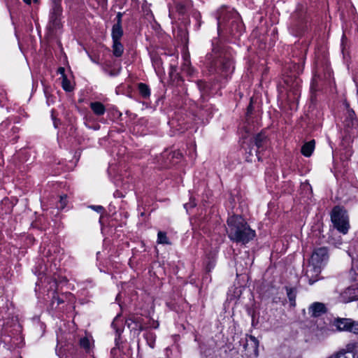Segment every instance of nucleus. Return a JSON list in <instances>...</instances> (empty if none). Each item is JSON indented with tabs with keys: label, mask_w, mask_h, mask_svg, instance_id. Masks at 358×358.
<instances>
[{
	"label": "nucleus",
	"mask_w": 358,
	"mask_h": 358,
	"mask_svg": "<svg viewBox=\"0 0 358 358\" xmlns=\"http://www.w3.org/2000/svg\"><path fill=\"white\" fill-rule=\"evenodd\" d=\"M227 229L229 238L236 242L245 244L253 239L255 231L238 215H233L227 220Z\"/></svg>",
	"instance_id": "obj_1"
},
{
	"label": "nucleus",
	"mask_w": 358,
	"mask_h": 358,
	"mask_svg": "<svg viewBox=\"0 0 358 358\" xmlns=\"http://www.w3.org/2000/svg\"><path fill=\"white\" fill-rule=\"evenodd\" d=\"M331 219L334 227L338 231L343 234L348 233L350 224L348 216L344 210L341 208L339 206L334 207L331 212Z\"/></svg>",
	"instance_id": "obj_2"
},
{
	"label": "nucleus",
	"mask_w": 358,
	"mask_h": 358,
	"mask_svg": "<svg viewBox=\"0 0 358 358\" xmlns=\"http://www.w3.org/2000/svg\"><path fill=\"white\" fill-rule=\"evenodd\" d=\"M332 326L338 331H350L358 334V322L350 318H336L332 322Z\"/></svg>",
	"instance_id": "obj_3"
},
{
	"label": "nucleus",
	"mask_w": 358,
	"mask_h": 358,
	"mask_svg": "<svg viewBox=\"0 0 358 358\" xmlns=\"http://www.w3.org/2000/svg\"><path fill=\"white\" fill-rule=\"evenodd\" d=\"M241 343L243 344L245 355L248 357H257L259 341L255 336H250L248 338L241 340Z\"/></svg>",
	"instance_id": "obj_4"
},
{
	"label": "nucleus",
	"mask_w": 358,
	"mask_h": 358,
	"mask_svg": "<svg viewBox=\"0 0 358 358\" xmlns=\"http://www.w3.org/2000/svg\"><path fill=\"white\" fill-rule=\"evenodd\" d=\"M329 259L328 249L326 247H320L315 249L310 257V262L322 267Z\"/></svg>",
	"instance_id": "obj_5"
},
{
	"label": "nucleus",
	"mask_w": 358,
	"mask_h": 358,
	"mask_svg": "<svg viewBox=\"0 0 358 358\" xmlns=\"http://www.w3.org/2000/svg\"><path fill=\"white\" fill-rule=\"evenodd\" d=\"M322 267L313 264L309 261V264L306 268V276L308 279L310 285H313L320 279Z\"/></svg>",
	"instance_id": "obj_6"
},
{
	"label": "nucleus",
	"mask_w": 358,
	"mask_h": 358,
	"mask_svg": "<svg viewBox=\"0 0 358 358\" xmlns=\"http://www.w3.org/2000/svg\"><path fill=\"white\" fill-rule=\"evenodd\" d=\"M245 158L248 162H256V160H260V151H259L257 148L252 143H248L245 147Z\"/></svg>",
	"instance_id": "obj_7"
},
{
	"label": "nucleus",
	"mask_w": 358,
	"mask_h": 358,
	"mask_svg": "<svg viewBox=\"0 0 358 358\" xmlns=\"http://www.w3.org/2000/svg\"><path fill=\"white\" fill-rule=\"evenodd\" d=\"M327 308L323 303L314 302L308 308V312L313 317H317L327 312Z\"/></svg>",
	"instance_id": "obj_8"
},
{
	"label": "nucleus",
	"mask_w": 358,
	"mask_h": 358,
	"mask_svg": "<svg viewBox=\"0 0 358 358\" xmlns=\"http://www.w3.org/2000/svg\"><path fill=\"white\" fill-rule=\"evenodd\" d=\"M259 151L264 150L267 145V138L262 134L259 133L250 141Z\"/></svg>",
	"instance_id": "obj_9"
},
{
	"label": "nucleus",
	"mask_w": 358,
	"mask_h": 358,
	"mask_svg": "<svg viewBox=\"0 0 358 358\" xmlns=\"http://www.w3.org/2000/svg\"><path fill=\"white\" fill-rule=\"evenodd\" d=\"M62 16L49 15L48 29L52 34L56 33L62 27Z\"/></svg>",
	"instance_id": "obj_10"
},
{
	"label": "nucleus",
	"mask_w": 358,
	"mask_h": 358,
	"mask_svg": "<svg viewBox=\"0 0 358 358\" xmlns=\"http://www.w3.org/2000/svg\"><path fill=\"white\" fill-rule=\"evenodd\" d=\"M357 289L349 287L341 294V301L344 303H348L352 301L358 300V296L356 292Z\"/></svg>",
	"instance_id": "obj_11"
},
{
	"label": "nucleus",
	"mask_w": 358,
	"mask_h": 358,
	"mask_svg": "<svg viewBox=\"0 0 358 358\" xmlns=\"http://www.w3.org/2000/svg\"><path fill=\"white\" fill-rule=\"evenodd\" d=\"M215 65L216 66H220L222 70L225 72H229L234 69L233 63L229 58L224 57H220L215 60Z\"/></svg>",
	"instance_id": "obj_12"
},
{
	"label": "nucleus",
	"mask_w": 358,
	"mask_h": 358,
	"mask_svg": "<svg viewBox=\"0 0 358 358\" xmlns=\"http://www.w3.org/2000/svg\"><path fill=\"white\" fill-rule=\"evenodd\" d=\"M62 0H51L49 15L62 16Z\"/></svg>",
	"instance_id": "obj_13"
},
{
	"label": "nucleus",
	"mask_w": 358,
	"mask_h": 358,
	"mask_svg": "<svg viewBox=\"0 0 358 358\" xmlns=\"http://www.w3.org/2000/svg\"><path fill=\"white\" fill-rule=\"evenodd\" d=\"M347 108L346 112V124L348 127H353L357 124V120L355 117V113L352 109L349 108L348 103L345 104Z\"/></svg>",
	"instance_id": "obj_14"
},
{
	"label": "nucleus",
	"mask_w": 358,
	"mask_h": 358,
	"mask_svg": "<svg viewBox=\"0 0 358 358\" xmlns=\"http://www.w3.org/2000/svg\"><path fill=\"white\" fill-rule=\"evenodd\" d=\"M229 18V14L222 7L217 11V20L218 28Z\"/></svg>",
	"instance_id": "obj_15"
},
{
	"label": "nucleus",
	"mask_w": 358,
	"mask_h": 358,
	"mask_svg": "<svg viewBox=\"0 0 358 358\" xmlns=\"http://www.w3.org/2000/svg\"><path fill=\"white\" fill-rule=\"evenodd\" d=\"M315 143L314 140L306 143L301 148V153L306 157H310L315 148Z\"/></svg>",
	"instance_id": "obj_16"
},
{
	"label": "nucleus",
	"mask_w": 358,
	"mask_h": 358,
	"mask_svg": "<svg viewBox=\"0 0 358 358\" xmlns=\"http://www.w3.org/2000/svg\"><path fill=\"white\" fill-rule=\"evenodd\" d=\"M91 110L96 115H102L106 111L105 106L98 101L91 103Z\"/></svg>",
	"instance_id": "obj_17"
},
{
	"label": "nucleus",
	"mask_w": 358,
	"mask_h": 358,
	"mask_svg": "<svg viewBox=\"0 0 358 358\" xmlns=\"http://www.w3.org/2000/svg\"><path fill=\"white\" fill-rule=\"evenodd\" d=\"M86 103L88 106V102H84L82 100H79L78 104L77 106L78 109L80 111V113L83 115L84 123L88 127V117H87V107L85 106Z\"/></svg>",
	"instance_id": "obj_18"
},
{
	"label": "nucleus",
	"mask_w": 358,
	"mask_h": 358,
	"mask_svg": "<svg viewBox=\"0 0 358 358\" xmlns=\"http://www.w3.org/2000/svg\"><path fill=\"white\" fill-rule=\"evenodd\" d=\"M123 35V30L122 26L119 24H114L112 28V38L113 41H120Z\"/></svg>",
	"instance_id": "obj_19"
},
{
	"label": "nucleus",
	"mask_w": 358,
	"mask_h": 358,
	"mask_svg": "<svg viewBox=\"0 0 358 358\" xmlns=\"http://www.w3.org/2000/svg\"><path fill=\"white\" fill-rule=\"evenodd\" d=\"M287 295L289 300L290 304L292 306H295L296 305V289L294 287H286Z\"/></svg>",
	"instance_id": "obj_20"
},
{
	"label": "nucleus",
	"mask_w": 358,
	"mask_h": 358,
	"mask_svg": "<svg viewBox=\"0 0 358 358\" xmlns=\"http://www.w3.org/2000/svg\"><path fill=\"white\" fill-rule=\"evenodd\" d=\"M124 48L120 41H113V52L115 57H120L123 53Z\"/></svg>",
	"instance_id": "obj_21"
},
{
	"label": "nucleus",
	"mask_w": 358,
	"mask_h": 358,
	"mask_svg": "<svg viewBox=\"0 0 358 358\" xmlns=\"http://www.w3.org/2000/svg\"><path fill=\"white\" fill-rule=\"evenodd\" d=\"M184 64L182 66V71L187 73V75L192 76L193 73V69L191 67L190 61L189 57L186 56L184 57Z\"/></svg>",
	"instance_id": "obj_22"
},
{
	"label": "nucleus",
	"mask_w": 358,
	"mask_h": 358,
	"mask_svg": "<svg viewBox=\"0 0 358 358\" xmlns=\"http://www.w3.org/2000/svg\"><path fill=\"white\" fill-rule=\"evenodd\" d=\"M62 79V88L66 92H71L73 90V83L67 78V76H64Z\"/></svg>",
	"instance_id": "obj_23"
},
{
	"label": "nucleus",
	"mask_w": 358,
	"mask_h": 358,
	"mask_svg": "<svg viewBox=\"0 0 358 358\" xmlns=\"http://www.w3.org/2000/svg\"><path fill=\"white\" fill-rule=\"evenodd\" d=\"M138 90L141 94V95L143 98H148L150 96V92L148 86L144 83H139L138 84Z\"/></svg>",
	"instance_id": "obj_24"
},
{
	"label": "nucleus",
	"mask_w": 358,
	"mask_h": 358,
	"mask_svg": "<svg viewBox=\"0 0 358 358\" xmlns=\"http://www.w3.org/2000/svg\"><path fill=\"white\" fill-rule=\"evenodd\" d=\"M91 209L99 215V221L101 222L102 217L106 214V210L102 206H92Z\"/></svg>",
	"instance_id": "obj_25"
},
{
	"label": "nucleus",
	"mask_w": 358,
	"mask_h": 358,
	"mask_svg": "<svg viewBox=\"0 0 358 358\" xmlns=\"http://www.w3.org/2000/svg\"><path fill=\"white\" fill-rule=\"evenodd\" d=\"M329 358H355V355L352 352H341Z\"/></svg>",
	"instance_id": "obj_26"
},
{
	"label": "nucleus",
	"mask_w": 358,
	"mask_h": 358,
	"mask_svg": "<svg viewBox=\"0 0 358 358\" xmlns=\"http://www.w3.org/2000/svg\"><path fill=\"white\" fill-rule=\"evenodd\" d=\"M157 242L161 244H169L166 235L164 232L159 231L157 234Z\"/></svg>",
	"instance_id": "obj_27"
},
{
	"label": "nucleus",
	"mask_w": 358,
	"mask_h": 358,
	"mask_svg": "<svg viewBox=\"0 0 358 358\" xmlns=\"http://www.w3.org/2000/svg\"><path fill=\"white\" fill-rule=\"evenodd\" d=\"M80 345L86 350V352H88L90 350V341L87 337H84L83 338H81L80 341Z\"/></svg>",
	"instance_id": "obj_28"
},
{
	"label": "nucleus",
	"mask_w": 358,
	"mask_h": 358,
	"mask_svg": "<svg viewBox=\"0 0 358 358\" xmlns=\"http://www.w3.org/2000/svg\"><path fill=\"white\" fill-rule=\"evenodd\" d=\"M67 203V197L66 195L61 196L60 199L57 203V208L60 209H63L65 208Z\"/></svg>",
	"instance_id": "obj_29"
},
{
	"label": "nucleus",
	"mask_w": 358,
	"mask_h": 358,
	"mask_svg": "<svg viewBox=\"0 0 358 358\" xmlns=\"http://www.w3.org/2000/svg\"><path fill=\"white\" fill-rule=\"evenodd\" d=\"M122 13H118L117 14V16H116L117 22L115 24H119V26H122Z\"/></svg>",
	"instance_id": "obj_30"
},
{
	"label": "nucleus",
	"mask_w": 358,
	"mask_h": 358,
	"mask_svg": "<svg viewBox=\"0 0 358 358\" xmlns=\"http://www.w3.org/2000/svg\"><path fill=\"white\" fill-rule=\"evenodd\" d=\"M355 346V344L352 343L348 344L346 346V350L345 352H352V353H353Z\"/></svg>",
	"instance_id": "obj_31"
},
{
	"label": "nucleus",
	"mask_w": 358,
	"mask_h": 358,
	"mask_svg": "<svg viewBox=\"0 0 358 358\" xmlns=\"http://www.w3.org/2000/svg\"><path fill=\"white\" fill-rule=\"evenodd\" d=\"M57 73L61 75L62 78H64V76H66L65 74V69L64 67H59L57 70Z\"/></svg>",
	"instance_id": "obj_32"
},
{
	"label": "nucleus",
	"mask_w": 358,
	"mask_h": 358,
	"mask_svg": "<svg viewBox=\"0 0 358 358\" xmlns=\"http://www.w3.org/2000/svg\"><path fill=\"white\" fill-rule=\"evenodd\" d=\"M247 110H248L247 111L248 115L252 113V101L250 102V105L248 106Z\"/></svg>",
	"instance_id": "obj_33"
},
{
	"label": "nucleus",
	"mask_w": 358,
	"mask_h": 358,
	"mask_svg": "<svg viewBox=\"0 0 358 358\" xmlns=\"http://www.w3.org/2000/svg\"><path fill=\"white\" fill-rule=\"evenodd\" d=\"M181 156H182L181 154L179 152H174L173 157L178 159V158L181 157Z\"/></svg>",
	"instance_id": "obj_34"
},
{
	"label": "nucleus",
	"mask_w": 358,
	"mask_h": 358,
	"mask_svg": "<svg viewBox=\"0 0 358 358\" xmlns=\"http://www.w3.org/2000/svg\"><path fill=\"white\" fill-rule=\"evenodd\" d=\"M134 321L131 320V319H129L126 321V324L128 325V327H129L130 325H131V322H133Z\"/></svg>",
	"instance_id": "obj_35"
},
{
	"label": "nucleus",
	"mask_w": 358,
	"mask_h": 358,
	"mask_svg": "<svg viewBox=\"0 0 358 358\" xmlns=\"http://www.w3.org/2000/svg\"><path fill=\"white\" fill-rule=\"evenodd\" d=\"M183 9H184V7L182 6H180L178 8V10L180 12V13H182L183 12Z\"/></svg>",
	"instance_id": "obj_36"
},
{
	"label": "nucleus",
	"mask_w": 358,
	"mask_h": 358,
	"mask_svg": "<svg viewBox=\"0 0 358 358\" xmlns=\"http://www.w3.org/2000/svg\"><path fill=\"white\" fill-rule=\"evenodd\" d=\"M24 3H26L27 4H30L31 2V0H23Z\"/></svg>",
	"instance_id": "obj_37"
},
{
	"label": "nucleus",
	"mask_w": 358,
	"mask_h": 358,
	"mask_svg": "<svg viewBox=\"0 0 358 358\" xmlns=\"http://www.w3.org/2000/svg\"><path fill=\"white\" fill-rule=\"evenodd\" d=\"M116 320H117V318H115V319L114 320V321L113 322V323H112V326H113L114 328H115V321H116Z\"/></svg>",
	"instance_id": "obj_38"
},
{
	"label": "nucleus",
	"mask_w": 358,
	"mask_h": 358,
	"mask_svg": "<svg viewBox=\"0 0 358 358\" xmlns=\"http://www.w3.org/2000/svg\"><path fill=\"white\" fill-rule=\"evenodd\" d=\"M116 332H117L118 334H120V331L118 329H116Z\"/></svg>",
	"instance_id": "obj_39"
},
{
	"label": "nucleus",
	"mask_w": 358,
	"mask_h": 358,
	"mask_svg": "<svg viewBox=\"0 0 358 358\" xmlns=\"http://www.w3.org/2000/svg\"><path fill=\"white\" fill-rule=\"evenodd\" d=\"M54 125H55V127H57V124H56L55 121L54 122Z\"/></svg>",
	"instance_id": "obj_40"
},
{
	"label": "nucleus",
	"mask_w": 358,
	"mask_h": 358,
	"mask_svg": "<svg viewBox=\"0 0 358 358\" xmlns=\"http://www.w3.org/2000/svg\"><path fill=\"white\" fill-rule=\"evenodd\" d=\"M110 75L113 76V75H115V74L113 73V72H110Z\"/></svg>",
	"instance_id": "obj_41"
},
{
	"label": "nucleus",
	"mask_w": 358,
	"mask_h": 358,
	"mask_svg": "<svg viewBox=\"0 0 358 358\" xmlns=\"http://www.w3.org/2000/svg\"><path fill=\"white\" fill-rule=\"evenodd\" d=\"M34 2H37V1H38V0H34Z\"/></svg>",
	"instance_id": "obj_42"
},
{
	"label": "nucleus",
	"mask_w": 358,
	"mask_h": 358,
	"mask_svg": "<svg viewBox=\"0 0 358 358\" xmlns=\"http://www.w3.org/2000/svg\"><path fill=\"white\" fill-rule=\"evenodd\" d=\"M357 358H358V357H357Z\"/></svg>",
	"instance_id": "obj_43"
}]
</instances>
